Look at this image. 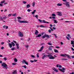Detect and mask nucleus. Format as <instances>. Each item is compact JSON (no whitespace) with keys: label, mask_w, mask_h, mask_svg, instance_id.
Returning <instances> with one entry per match:
<instances>
[{"label":"nucleus","mask_w":74,"mask_h":74,"mask_svg":"<svg viewBox=\"0 0 74 74\" xmlns=\"http://www.w3.org/2000/svg\"><path fill=\"white\" fill-rule=\"evenodd\" d=\"M70 74H74V72H73L72 73H70Z\"/></svg>","instance_id":"obj_64"},{"label":"nucleus","mask_w":74,"mask_h":74,"mask_svg":"<svg viewBox=\"0 0 74 74\" xmlns=\"http://www.w3.org/2000/svg\"><path fill=\"white\" fill-rule=\"evenodd\" d=\"M60 43L61 44V45H63V43L62 42H60Z\"/></svg>","instance_id":"obj_56"},{"label":"nucleus","mask_w":74,"mask_h":74,"mask_svg":"<svg viewBox=\"0 0 74 74\" xmlns=\"http://www.w3.org/2000/svg\"><path fill=\"white\" fill-rule=\"evenodd\" d=\"M44 33H45V32H42L41 33V35H42V36L43 35V34H44Z\"/></svg>","instance_id":"obj_59"},{"label":"nucleus","mask_w":74,"mask_h":74,"mask_svg":"<svg viewBox=\"0 0 74 74\" xmlns=\"http://www.w3.org/2000/svg\"><path fill=\"white\" fill-rule=\"evenodd\" d=\"M14 61L15 62H18V60L16 58H14Z\"/></svg>","instance_id":"obj_24"},{"label":"nucleus","mask_w":74,"mask_h":74,"mask_svg":"<svg viewBox=\"0 0 74 74\" xmlns=\"http://www.w3.org/2000/svg\"><path fill=\"white\" fill-rule=\"evenodd\" d=\"M58 70H60L62 73H64L65 72V69L63 67L62 68V69L60 68H58Z\"/></svg>","instance_id":"obj_4"},{"label":"nucleus","mask_w":74,"mask_h":74,"mask_svg":"<svg viewBox=\"0 0 74 74\" xmlns=\"http://www.w3.org/2000/svg\"><path fill=\"white\" fill-rule=\"evenodd\" d=\"M38 21H39L40 22V23H41V22H42V20H41V19H38Z\"/></svg>","instance_id":"obj_40"},{"label":"nucleus","mask_w":74,"mask_h":74,"mask_svg":"<svg viewBox=\"0 0 74 74\" xmlns=\"http://www.w3.org/2000/svg\"><path fill=\"white\" fill-rule=\"evenodd\" d=\"M23 3L25 4H26V3H27V2L23 1Z\"/></svg>","instance_id":"obj_37"},{"label":"nucleus","mask_w":74,"mask_h":74,"mask_svg":"<svg viewBox=\"0 0 74 74\" xmlns=\"http://www.w3.org/2000/svg\"><path fill=\"white\" fill-rule=\"evenodd\" d=\"M53 21H54V23H58V22L56 20L53 19Z\"/></svg>","instance_id":"obj_20"},{"label":"nucleus","mask_w":74,"mask_h":74,"mask_svg":"<svg viewBox=\"0 0 74 74\" xmlns=\"http://www.w3.org/2000/svg\"><path fill=\"white\" fill-rule=\"evenodd\" d=\"M17 19H21V17L20 16H18L17 17Z\"/></svg>","instance_id":"obj_43"},{"label":"nucleus","mask_w":74,"mask_h":74,"mask_svg":"<svg viewBox=\"0 0 74 74\" xmlns=\"http://www.w3.org/2000/svg\"><path fill=\"white\" fill-rule=\"evenodd\" d=\"M45 55H44L43 56L42 58V59H44L45 58Z\"/></svg>","instance_id":"obj_36"},{"label":"nucleus","mask_w":74,"mask_h":74,"mask_svg":"<svg viewBox=\"0 0 74 74\" xmlns=\"http://www.w3.org/2000/svg\"><path fill=\"white\" fill-rule=\"evenodd\" d=\"M58 16H62V14L61 13V12H58Z\"/></svg>","instance_id":"obj_16"},{"label":"nucleus","mask_w":74,"mask_h":74,"mask_svg":"<svg viewBox=\"0 0 74 74\" xmlns=\"http://www.w3.org/2000/svg\"><path fill=\"white\" fill-rule=\"evenodd\" d=\"M54 52L55 53H58L59 52L58 50L56 49H54Z\"/></svg>","instance_id":"obj_22"},{"label":"nucleus","mask_w":74,"mask_h":74,"mask_svg":"<svg viewBox=\"0 0 74 74\" xmlns=\"http://www.w3.org/2000/svg\"><path fill=\"white\" fill-rule=\"evenodd\" d=\"M48 45H52V44L50 42L48 43Z\"/></svg>","instance_id":"obj_45"},{"label":"nucleus","mask_w":74,"mask_h":74,"mask_svg":"<svg viewBox=\"0 0 74 74\" xmlns=\"http://www.w3.org/2000/svg\"><path fill=\"white\" fill-rule=\"evenodd\" d=\"M11 16V14H10L8 15V17Z\"/></svg>","instance_id":"obj_60"},{"label":"nucleus","mask_w":74,"mask_h":74,"mask_svg":"<svg viewBox=\"0 0 74 74\" xmlns=\"http://www.w3.org/2000/svg\"><path fill=\"white\" fill-rule=\"evenodd\" d=\"M3 19H7V17L6 16H5L4 17H3Z\"/></svg>","instance_id":"obj_30"},{"label":"nucleus","mask_w":74,"mask_h":74,"mask_svg":"<svg viewBox=\"0 0 74 74\" xmlns=\"http://www.w3.org/2000/svg\"><path fill=\"white\" fill-rule=\"evenodd\" d=\"M60 56H67L68 58H70V55H67L66 54H61Z\"/></svg>","instance_id":"obj_6"},{"label":"nucleus","mask_w":74,"mask_h":74,"mask_svg":"<svg viewBox=\"0 0 74 74\" xmlns=\"http://www.w3.org/2000/svg\"><path fill=\"white\" fill-rule=\"evenodd\" d=\"M44 48V46H42L40 48V49L38 51V52H41Z\"/></svg>","instance_id":"obj_11"},{"label":"nucleus","mask_w":74,"mask_h":74,"mask_svg":"<svg viewBox=\"0 0 74 74\" xmlns=\"http://www.w3.org/2000/svg\"><path fill=\"white\" fill-rule=\"evenodd\" d=\"M36 11V10H34V11L32 12V14H34Z\"/></svg>","instance_id":"obj_25"},{"label":"nucleus","mask_w":74,"mask_h":74,"mask_svg":"<svg viewBox=\"0 0 74 74\" xmlns=\"http://www.w3.org/2000/svg\"><path fill=\"white\" fill-rule=\"evenodd\" d=\"M4 42H1V45H4Z\"/></svg>","instance_id":"obj_50"},{"label":"nucleus","mask_w":74,"mask_h":74,"mask_svg":"<svg viewBox=\"0 0 74 74\" xmlns=\"http://www.w3.org/2000/svg\"><path fill=\"white\" fill-rule=\"evenodd\" d=\"M17 21L19 23H28V22L27 21H21L19 19H18Z\"/></svg>","instance_id":"obj_5"},{"label":"nucleus","mask_w":74,"mask_h":74,"mask_svg":"<svg viewBox=\"0 0 74 74\" xmlns=\"http://www.w3.org/2000/svg\"><path fill=\"white\" fill-rule=\"evenodd\" d=\"M3 59L4 60H7V58L6 57H4Z\"/></svg>","instance_id":"obj_48"},{"label":"nucleus","mask_w":74,"mask_h":74,"mask_svg":"<svg viewBox=\"0 0 74 74\" xmlns=\"http://www.w3.org/2000/svg\"><path fill=\"white\" fill-rule=\"evenodd\" d=\"M32 11V10H30L29 9H28L27 10V11L28 12H30V11Z\"/></svg>","instance_id":"obj_41"},{"label":"nucleus","mask_w":74,"mask_h":74,"mask_svg":"<svg viewBox=\"0 0 74 74\" xmlns=\"http://www.w3.org/2000/svg\"><path fill=\"white\" fill-rule=\"evenodd\" d=\"M53 70L54 71H56V73H57V72H58V70L56 69V68H54L53 69Z\"/></svg>","instance_id":"obj_10"},{"label":"nucleus","mask_w":74,"mask_h":74,"mask_svg":"<svg viewBox=\"0 0 74 74\" xmlns=\"http://www.w3.org/2000/svg\"><path fill=\"white\" fill-rule=\"evenodd\" d=\"M45 37H47V38H49L50 37L49 36V35L47 34H45L42 37V38L43 39L45 38Z\"/></svg>","instance_id":"obj_3"},{"label":"nucleus","mask_w":74,"mask_h":74,"mask_svg":"<svg viewBox=\"0 0 74 74\" xmlns=\"http://www.w3.org/2000/svg\"><path fill=\"white\" fill-rule=\"evenodd\" d=\"M3 28H4V29H5V27H6V26L5 25H4L3 26Z\"/></svg>","instance_id":"obj_54"},{"label":"nucleus","mask_w":74,"mask_h":74,"mask_svg":"<svg viewBox=\"0 0 74 74\" xmlns=\"http://www.w3.org/2000/svg\"><path fill=\"white\" fill-rule=\"evenodd\" d=\"M57 6H62V4L60 3H58L57 4Z\"/></svg>","instance_id":"obj_18"},{"label":"nucleus","mask_w":74,"mask_h":74,"mask_svg":"<svg viewBox=\"0 0 74 74\" xmlns=\"http://www.w3.org/2000/svg\"><path fill=\"white\" fill-rule=\"evenodd\" d=\"M16 13H15L13 14L12 16H16Z\"/></svg>","instance_id":"obj_42"},{"label":"nucleus","mask_w":74,"mask_h":74,"mask_svg":"<svg viewBox=\"0 0 74 74\" xmlns=\"http://www.w3.org/2000/svg\"><path fill=\"white\" fill-rule=\"evenodd\" d=\"M3 5V4H2L0 3V6H1V7H2Z\"/></svg>","instance_id":"obj_57"},{"label":"nucleus","mask_w":74,"mask_h":74,"mask_svg":"<svg viewBox=\"0 0 74 74\" xmlns=\"http://www.w3.org/2000/svg\"><path fill=\"white\" fill-rule=\"evenodd\" d=\"M30 62H31V63H33V62H34V61L33 60H30Z\"/></svg>","instance_id":"obj_55"},{"label":"nucleus","mask_w":74,"mask_h":74,"mask_svg":"<svg viewBox=\"0 0 74 74\" xmlns=\"http://www.w3.org/2000/svg\"><path fill=\"white\" fill-rule=\"evenodd\" d=\"M4 2H5V1L3 0V1H2L1 2V4H3V3H4Z\"/></svg>","instance_id":"obj_38"},{"label":"nucleus","mask_w":74,"mask_h":74,"mask_svg":"<svg viewBox=\"0 0 74 74\" xmlns=\"http://www.w3.org/2000/svg\"><path fill=\"white\" fill-rule=\"evenodd\" d=\"M14 49H15V48H12L11 49V50H12V51H14Z\"/></svg>","instance_id":"obj_52"},{"label":"nucleus","mask_w":74,"mask_h":74,"mask_svg":"<svg viewBox=\"0 0 74 74\" xmlns=\"http://www.w3.org/2000/svg\"><path fill=\"white\" fill-rule=\"evenodd\" d=\"M16 46L17 47V49H18L19 48V44H16Z\"/></svg>","instance_id":"obj_15"},{"label":"nucleus","mask_w":74,"mask_h":74,"mask_svg":"<svg viewBox=\"0 0 74 74\" xmlns=\"http://www.w3.org/2000/svg\"><path fill=\"white\" fill-rule=\"evenodd\" d=\"M16 64V63H13L12 64V65H13L14 66H15V65H16V64Z\"/></svg>","instance_id":"obj_34"},{"label":"nucleus","mask_w":74,"mask_h":74,"mask_svg":"<svg viewBox=\"0 0 74 74\" xmlns=\"http://www.w3.org/2000/svg\"><path fill=\"white\" fill-rule=\"evenodd\" d=\"M53 47V46H50V47H49V51H52V49L51 47Z\"/></svg>","instance_id":"obj_21"},{"label":"nucleus","mask_w":74,"mask_h":74,"mask_svg":"<svg viewBox=\"0 0 74 74\" xmlns=\"http://www.w3.org/2000/svg\"><path fill=\"white\" fill-rule=\"evenodd\" d=\"M71 45H74V40H71Z\"/></svg>","instance_id":"obj_23"},{"label":"nucleus","mask_w":74,"mask_h":74,"mask_svg":"<svg viewBox=\"0 0 74 74\" xmlns=\"http://www.w3.org/2000/svg\"><path fill=\"white\" fill-rule=\"evenodd\" d=\"M4 47H1V49H4Z\"/></svg>","instance_id":"obj_61"},{"label":"nucleus","mask_w":74,"mask_h":74,"mask_svg":"<svg viewBox=\"0 0 74 74\" xmlns=\"http://www.w3.org/2000/svg\"><path fill=\"white\" fill-rule=\"evenodd\" d=\"M41 36V34H38L37 37H40Z\"/></svg>","instance_id":"obj_35"},{"label":"nucleus","mask_w":74,"mask_h":74,"mask_svg":"<svg viewBox=\"0 0 74 74\" xmlns=\"http://www.w3.org/2000/svg\"><path fill=\"white\" fill-rule=\"evenodd\" d=\"M48 54L49 55H45V57H46V56H48V57H49V58L50 59H55V57H54L52 55H51L52 54L49 53Z\"/></svg>","instance_id":"obj_1"},{"label":"nucleus","mask_w":74,"mask_h":74,"mask_svg":"<svg viewBox=\"0 0 74 74\" xmlns=\"http://www.w3.org/2000/svg\"><path fill=\"white\" fill-rule=\"evenodd\" d=\"M22 67H24V68H25V69H26V68H27V67L26 66V65H24V66H22Z\"/></svg>","instance_id":"obj_33"},{"label":"nucleus","mask_w":74,"mask_h":74,"mask_svg":"<svg viewBox=\"0 0 74 74\" xmlns=\"http://www.w3.org/2000/svg\"><path fill=\"white\" fill-rule=\"evenodd\" d=\"M36 32H35V34H36V35H37V30H36Z\"/></svg>","instance_id":"obj_32"},{"label":"nucleus","mask_w":74,"mask_h":74,"mask_svg":"<svg viewBox=\"0 0 74 74\" xmlns=\"http://www.w3.org/2000/svg\"><path fill=\"white\" fill-rule=\"evenodd\" d=\"M31 57H32V58H34H34H35V56H34L33 55H31Z\"/></svg>","instance_id":"obj_31"},{"label":"nucleus","mask_w":74,"mask_h":74,"mask_svg":"<svg viewBox=\"0 0 74 74\" xmlns=\"http://www.w3.org/2000/svg\"><path fill=\"white\" fill-rule=\"evenodd\" d=\"M11 44H12V45L13 47H15V43H14L13 42H12Z\"/></svg>","instance_id":"obj_19"},{"label":"nucleus","mask_w":74,"mask_h":74,"mask_svg":"<svg viewBox=\"0 0 74 74\" xmlns=\"http://www.w3.org/2000/svg\"><path fill=\"white\" fill-rule=\"evenodd\" d=\"M69 37V38H70V35L69 34H68L67 35Z\"/></svg>","instance_id":"obj_58"},{"label":"nucleus","mask_w":74,"mask_h":74,"mask_svg":"<svg viewBox=\"0 0 74 74\" xmlns=\"http://www.w3.org/2000/svg\"><path fill=\"white\" fill-rule=\"evenodd\" d=\"M13 42H14V43H15V44H17V43L16 42V41H15V40H13Z\"/></svg>","instance_id":"obj_47"},{"label":"nucleus","mask_w":74,"mask_h":74,"mask_svg":"<svg viewBox=\"0 0 74 74\" xmlns=\"http://www.w3.org/2000/svg\"><path fill=\"white\" fill-rule=\"evenodd\" d=\"M42 22L43 23H49V22H48L47 21H46L44 20L42 21Z\"/></svg>","instance_id":"obj_12"},{"label":"nucleus","mask_w":74,"mask_h":74,"mask_svg":"<svg viewBox=\"0 0 74 74\" xmlns=\"http://www.w3.org/2000/svg\"><path fill=\"white\" fill-rule=\"evenodd\" d=\"M35 17L36 18H37V15L35 16Z\"/></svg>","instance_id":"obj_63"},{"label":"nucleus","mask_w":74,"mask_h":74,"mask_svg":"<svg viewBox=\"0 0 74 74\" xmlns=\"http://www.w3.org/2000/svg\"><path fill=\"white\" fill-rule=\"evenodd\" d=\"M62 60H67L68 59L67 58H62Z\"/></svg>","instance_id":"obj_28"},{"label":"nucleus","mask_w":74,"mask_h":74,"mask_svg":"<svg viewBox=\"0 0 74 74\" xmlns=\"http://www.w3.org/2000/svg\"><path fill=\"white\" fill-rule=\"evenodd\" d=\"M1 66H3V68H5V67H7V65L5 64V62H3V63L1 64Z\"/></svg>","instance_id":"obj_7"},{"label":"nucleus","mask_w":74,"mask_h":74,"mask_svg":"<svg viewBox=\"0 0 74 74\" xmlns=\"http://www.w3.org/2000/svg\"><path fill=\"white\" fill-rule=\"evenodd\" d=\"M48 32H49V33H51V30L49 29L48 30Z\"/></svg>","instance_id":"obj_49"},{"label":"nucleus","mask_w":74,"mask_h":74,"mask_svg":"<svg viewBox=\"0 0 74 74\" xmlns=\"http://www.w3.org/2000/svg\"><path fill=\"white\" fill-rule=\"evenodd\" d=\"M53 35L55 36V38H58V36H56V35L55 34H54Z\"/></svg>","instance_id":"obj_39"},{"label":"nucleus","mask_w":74,"mask_h":74,"mask_svg":"<svg viewBox=\"0 0 74 74\" xmlns=\"http://www.w3.org/2000/svg\"><path fill=\"white\" fill-rule=\"evenodd\" d=\"M71 49L72 51H74V49L73 47H71Z\"/></svg>","instance_id":"obj_62"},{"label":"nucleus","mask_w":74,"mask_h":74,"mask_svg":"<svg viewBox=\"0 0 74 74\" xmlns=\"http://www.w3.org/2000/svg\"><path fill=\"white\" fill-rule=\"evenodd\" d=\"M64 2H66L65 5L66 7H67V8H70V4H69V2L66 1V0H62Z\"/></svg>","instance_id":"obj_2"},{"label":"nucleus","mask_w":74,"mask_h":74,"mask_svg":"<svg viewBox=\"0 0 74 74\" xmlns=\"http://www.w3.org/2000/svg\"><path fill=\"white\" fill-rule=\"evenodd\" d=\"M52 16H56L55 14H52Z\"/></svg>","instance_id":"obj_29"},{"label":"nucleus","mask_w":74,"mask_h":74,"mask_svg":"<svg viewBox=\"0 0 74 74\" xmlns=\"http://www.w3.org/2000/svg\"><path fill=\"white\" fill-rule=\"evenodd\" d=\"M12 74H17V71L15 70L12 72Z\"/></svg>","instance_id":"obj_13"},{"label":"nucleus","mask_w":74,"mask_h":74,"mask_svg":"<svg viewBox=\"0 0 74 74\" xmlns=\"http://www.w3.org/2000/svg\"><path fill=\"white\" fill-rule=\"evenodd\" d=\"M57 67H59V64H57L56 66Z\"/></svg>","instance_id":"obj_53"},{"label":"nucleus","mask_w":74,"mask_h":74,"mask_svg":"<svg viewBox=\"0 0 74 74\" xmlns=\"http://www.w3.org/2000/svg\"><path fill=\"white\" fill-rule=\"evenodd\" d=\"M40 27H45V26H44L43 25H40Z\"/></svg>","instance_id":"obj_44"},{"label":"nucleus","mask_w":74,"mask_h":74,"mask_svg":"<svg viewBox=\"0 0 74 74\" xmlns=\"http://www.w3.org/2000/svg\"><path fill=\"white\" fill-rule=\"evenodd\" d=\"M22 63L23 64H24V63L25 64H27V65H28L29 64V63H28V62H26V60H23V61H22Z\"/></svg>","instance_id":"obj_8"},{"label":"nucleus","mask_w":74,"mask_h":74,"mask_svg":"<svg viewBox=\"0 0 74 74\" xmlns=\"http://www.w3.org/2000/svg\"><path fill=\"white\" fill-rule=\"evenodd\" d=\"M66 39H67L68 40H70V38H69L67 36L66 37Z\"/></svg>","instance_id":"obj_46"},{"label":"nucleus","mask_w":74,"mask_h":74,"mask_svg":"<svg viewBox=\"0 0 74 74\" xmlns=\"http://www.w3.org/2000/svg\"><path fill=\"white\" fill-rule=\"evenodd\" d=\"M9 47L11 48H12V44H11V43H9Z\"/></svg>","instance_id":"obj_17"},{"label":"nucleus","mask_w":74,"mask_h":74,"mask_svg":"<svg viewBox=\"0 0 74 74\" xmlns=\"http://www.w3.org/2000/svg\"><path fill=\"white\" fill-rule=\"evenodd\" d=\"M30 5L29 4H28L26 5L27 8H29V7H30Z\"/></svg>","instance_id":"obj_14"},{"label":"nucleus","mask_w":74,"mask_h":74,"mask_svg":"<svg viewBox=\"0 0 74 74\" xmlns=\"http://www.w3.org/2000/svg\"><path fill=\"white\" fill-rule=\"evenodd\" d=\"M59 68H62V66L61 65H59Z\"/></svg>","instance_id":"obj_51"},{"label":"nucleus","mask_w":74,"mask_h":74,"mask_svg":"<svg viewBox=\"0 0 74 74\" xmlns=\"http://www.w3.org/2000/svg\"><path fill=\"white\" fill-rule=\"evenodd\" d=\"M69 57H70V58H69V59H71V57L72 59H74V56H70V55H69Z\"/></svg>","instance_id":"obj_26"},{"label":"nucleus","mask_w":74,"mask_h":74,"mask_svg":"<svg viewBox=\"0 0 74 74\" xmlns=\"http://www.w3.org/2000/svg\"><path fill=\"white\" fill-rule=\"evenodd\" d=\"M32 5L33 7H34V5H35V2H34L32 4Z\"/></svg>","instance_id":"obj_27"},{"label":"nucleus","mask_w":74,"mask_h":74,"mask_svg":"<svg viewBox=\"0 0 74 74\" xmlns=\"http://www.w3.org/2000/svg\"><path fill=\"white\" fill-rule=\"evenodd\" d=\"M19 37H23V33H22L21 32H19L18 34Z\"/></svg>","instance_id":"obj_9"}]
</instances>
